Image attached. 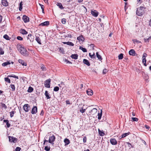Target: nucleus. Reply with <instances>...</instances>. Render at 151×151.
Wrapping results in <instances>:
<instances>
[{
    "label": "nucleus",
    "mask_w": 151,
    "mask_h": 151,
    "mask_svg": "<svg viewBox=\"0 0 151 151\" xmlns=\"http://www.w3.org/2000/svg\"><path fill=\"white\" fill-rule=\"evenodd\" d=\"M4 52L3 50L2 49L0 48V55L4 54Z\"/></svg>",
    "instance_id": "4d7b16f0"
},
{
    "label": "nucleus",
    "mask_w": 151,
    "mask_h": 151,
    "mask_svg": "<svg viewBox=\"0 0 151 151\" xmlns=\"http://www.w3.org/2000/svg\"><path fill=\"white\" fill-rule=\"evenodd\" d=\"M63 43L64 44H67L70 46H73L74 45V44L71 42H63Z\"/></svg>",
    "instance_id": "412c9836"
},
{
    "label": "nucleus",
    "mask_w": 151,
    "mask_h": 151,
    "mask_svg": "<svg viewBox=\"0 0 151 151\" xmlns=\"http://www.w3.org/2000/svg\"><path fill=\"white\" fill-rule=\"evenodd\" d=\"M61 22L62 24H65L66 23V19L65 18L62 19L61 20Z\"/></svg>",
    "instance_id": "09e8293b"
},
{
    "label": "nucleus",
    "mask_w": 151,
    "mask_h": 151,
    "mask_svg": "<svg viewBox=\"0 0 151 151\" xmlns=\"http://www.w3.org/2000/svg\"><path fill=\"white\" fill-rule=\"evenodd\" d=\"M1 106L2 108H4L5 109L7 108V106L4 103H1Z\"/></svg>",
    "instance_id": "c03bdc74"
},
{
    "label": "nucleus",
    "mask_w": 151,
    "mask_h": 151,
    "mask_svg": "<svg viewBox=\"0 0 151 151\" xmlns=\"http://www.w3.org/2000/svg\"><path fill=\"white\" fill-rule=\"evenodd\" d=\"M89 55L90 56V58L91 59H93V58H96V56L95 55V54L94 53H93V55H91V53H89Z\"/></svg>",
    "instance_id": "473e14b6"
},
{
    "label": "nucleus",
    "mask_w": 151,
    "mask_h": 151,
    "mask_svg": "<svg viewBox=\"0 0 151 151\" xmlns=\"http://www.w3.org/2000/svg\"><path fill=\"white\" fill-rule=\"evenodd\" d=\"M77 40L79 41H83L85 40L84 37L82 35L79 36L77 37Z\"/></svg>",
    "instance_id": "aec40b11"
},
{
    "label": "nucleus",
    "mask_w": 151,
    "mask_h": 151,
    "mask_svg": "<svg viewBox=\"0 0 151 151\" xmlns=\"http://www.w3.org/2000/svg\"><path fill=\"white\" fill-rule=\"evenodd\" d=\"M79 49L81 50L83 52H86L87 51V50L85 48L82 47L81 46H80Z\"/></svg>",
    "instance_id": "72a5a7b5"
},
{
    "label": "nucleus",
    "mask_w": 151,
    "mask_h": 151,
    "mask_svg": "<svg viewBox=\"0 0 151 151\" xmlns=\"http://www.w3.org/2000/svg\"><path fill=\"white\" fill-rule=\"evenodd\" d=\"M20 33L22 35H27L28 34V32L23 29H21L20 30Z\"/></svg>",
    "instance_id": "a211bd4d"
},
{
    "label": "nucleus",
    "mask_w": 151,
    "mask_h": 151,
    "mask_svg": "<svg viewBox=\"0 0 151 151\" xmlns=\"http://www.w3.org/2000/svg\"><path fill=\"white\" fill-rule=\"evenodd\" d=\"M33 91V88L31 86H29L27 90V91L29 93H31Z\"/></svg>",
    "instance_id": "c9c22d12"
},
{
    "label": "nucleus",
    "mask_w": 151,
    "mask_h": 151,
    "mask_svg": "<svg viewBox=\"0 0 151 151\" xmlns=\"http://www.w3.org/2000/svg\"><path fill=\"white\" fill-rule=\"evenodd\" d=\"M22 18L24 22L25 23L29 22V17L26 15H24Z\"/></svg>",
    "instance_id": "6e6552de"
},
{
    "label": "nucleus",
    "mask_w": 151,
    "mask_h": 151,
    "mask_svg": "<svg viewBox=\"0 0 151 151\" xmlns=\"http://www.w3.org/2000/svg\"><path fill=\"white\" fill-rule=\"evenodd\" d=\"M132 119L133 121L137 122L138 120V119L136 117H132Z\"/></svg>",
    "instance_id": "3c124183"
},
{
    "label": "nucleus",
    "mask_w": 151,
    "mask_h": 151,
    "mask_svg": "<svg viewBox=\"0 0 151 151\" xmlns=\"http://www.w3.org/2000/svg\"><path fill=\"white\" fill-rule=\"evenodd\" d=\"M59 89V87L58 86H55L53 90L55 91H58Z\"/></svg>",
    "instance_id": "a18cd8bd"
},
{
    "label": "nucleus",
    "mask_w": 151,
    "mask_h": 151,
    "mask_svg": "<svg viewBox=\"0 0 151 151\" xmlns=\"http://www.w3.org/2000/svg\"><path fill=\"white\" fill-rule=\"evenodd\" d=\"M21 150L20 147H17L15 149V151H20Z\"/></svg>",
    "instance_id": "6e6d98bb"
},
{
    "label": "nucleus",
    "mask_w": 151,
    "mask_h": 151,
    "mask_svg": "<svg viewBox=\"0 0 151 151\" xmlns=\"http://www.w3.org/2000/svg\"><path fill=\"white\" fill-rule=\"evenodd\" d=\"M17 39L18 40H23V38L20 36H17Z\"/></svg>",
    "instance_id": "603ef678"
},
{
    "label": "nucleus",
    "mask_w": 151,
    "mask_h": 151,
    "mask_svg": "<svg viewBox=\"0 0 151 151\" xmlns=\"http://www.w3.org/2000/svg\"><path fill=\"white\" fill-rule=\"evenodd\" d=\"M142 63H146V58H142Z\"/></svg>",
    "instance_id": "13d9d810"
},
{
    "label": "nucleus",
    "mask_w": 151,
    "mask_h": 151,
    "mask_svg": "<svg viewBox=\"0 0 151 151\" xmlns=\"http://www.w3.org/2000/svg\"><path fill=\"white\" fill-rule=\"evenodd\" d=\"M18 62L19 63L21 64L23 66H26L27 63L22 59H19L18 60Z\"/></svg>",
    "instance_id": "dca6fc26"
},
{
    "label": "nucleus",
    "mask_w": 151,
    "mask_h": 151,
    "mask_svg": "<svg viewBox=\"0 0 151 151\" xmlns=\"http://www.w3.org/2000/svg\"><path fill=\"white\" fill-rule=\"evenodd\" d=\"M35 40L40 45L41 44V40L39 38V37L36 36Z\"/></svg>",
    "instance_id": "cd10ccee"
},
{
    "label": "nucleus",
    "mask_w": 151,
    "mask_h": 151,
    "mask_svg": "<svg viewBox=\"0 0 151 151\" xmlns=\"http://www.w3.org/2000/svg\"><path fill=\"white\" fill-rule=\"evenodd\" d=\"M108 70L107 69L105 68L104 69L103 71V74H105L108 71Z\"/></svg>",
    "instance_id": "864d4df0"
},
{
    "label": "nucleus",
    "mask_w": 151,
    "mask_h": 151,
    "mask_svg": "<svg viewBox=\"0 0 151 151\" xmlns=\"http://www.w3.org/2000/svg\"><path fill=\"white\" fill-rule=\"evenodd\" d=\"M83 63L87 65L88 66H89L90 65V64L89 61L86 59H84L83 61Z\"/></svg>",
    "instance_id": "6ab92c4d"
},
{
    "label": "nucleus",
    "mask_w": 151,
    "mask_h": 151,
    "mask_svg": "<svg viewBox=\"0 0 151 151\" xmlns=\"http://www.w3.org/2000/svg\"><path fill=\"white\" fill-rule=\"evenodd\" d=\"M49 24V22L48 21H45L44 22L42 23L39 25V26H47Z\"/></svg>",
    "instance_id": "2eb2a0df"
},
{
    "label": "nucleus",
    "mask_w": 151,
    "mask_h": 151,
    "mask_svg": "<svg viewBox=\"0 0 151 151\" xmlns=\"http://www.w3.org/2000/svg\"><path fill=\"white\" fill-rule=\"evenodd\" d=\"M55 137L54 135H52L51 136L49 137V139L48 140H46L45 139L44 140V144H45V142H48L49 143H50L52 144H54L53 142L55 141Z\"/></svg>",
    "instance_id": "7ed1b4c3"
},
{
    "label": "nucleus",
    "mask_w": 151,
    "mask_h": 151,
    "mask_svg": "<svg viewBox=\"0 0 151 151\" xmlns=\"http://www.w3.org/2000/svg\"><path fill=\"white\" fill-rule=\"evenodd\" d=\"M102 115V110H101L100 112H99L98 113V119L99 120H100L101 119Z\"/></svg>",
    "instance_id": "a878e982"
},
{
    "label": "nucleus",
    "mask_w": 151,
    "mask_h": 151,
    "mask_svg": "<svg viewBox=\"0 0 151 151\" xmlns=\"http://www.w3.org/2000/svg\"><path fill=\"white\" fill-rule=\"evenodd\" d=\"M44 113V112L43 110H42L40 113V115H43Z\"/></svg>",
    "instance_id": "774afa93"
},
{
    "label": "nucleus",
    "mask_w": 151,
    "mask_h": 151,
    "mask_svg": "<svg viewBox=\"0 0 151 151\" xmlns=\"http://www.w3.org/2000/svg\"><path fill=\"white\" fill-rule=\"evenodd\" d=\"M39 5L40 6L42 9H44V6L43 5L41 4H39Z\"/></svg>",
    "instance_id": "680f3d73"
},
{
    "label": "nucleus",
    "mask_w": 151,
    "mask_h": 151,
    "mask_svg": "<svg viewBox=\"0 0 151 151\" xmlns=\"http://www.w3.org/2000/svg\"><path fill=\"white\" fill-rule=\"evenodd\" d=\"M87 94L88 95L91 96L93 94V91L91 89H88L86 91Z\"/></svg>",
    "instance_id": "f3484780"
},
{
    "label": "nucleus",
    "mask_w": 151,
    "mask_h": 151,
    "mask_svg": "<svg viewBox=\"0 0 151 151\" xmlns=\"http://www.w3.org/2000/svg\"><path fill=\"white\" fill-rule=\"evenodd\" d=\"M130 134V133L129 132L127 133H124L122 135L121 138H124L129 135Z\"/></svg>",
    "instance_id": "c756f323"
},
{
    "label": "nucleus",
    "mask_w": 151,
    "mask_h": 151,
    "mask_svg": "<svg viewBox=\"0 0 151 151\" xmlns=\"http://www.w3.org/2000/svg\"><path fill=\"white\" fill-rule=\"evenodd\" d=\"M96 57L99 60L101 61L102 60V58L101 56L99 54L98 52H97L96 53Z\"/></svg>",
    "instance_id": "bb28decb"
},
{
    "label": "nucleus",
    "mask_w": 151,
    "mask_h": 151,
    "mask_svg": "<svg viewBox=\"0 0 151 151\" xmlns=\"http://www.w3.org/2000/svg\"><path fill=\"white\" fill-rule=\"evenodd\" d=\"M23 2L22 1L20 2V3L19 4V10L20 11H22V9Z\"/></svg>",
    "instance_id": "7c9ffc66"
},
{
    "label": "nucleus",
    "mask_w": 151,
    "mask_h": 151,
    "mask_svg": "<svg viewBox=\"0 0 151 151\" xmlns=\"http://www.w3.org/2000/svg\"><path fill=\"white\" fill-rule=\"evenodd\" d=\"M151 37L150 36L149 37V38L147 39H144V41L145 42H149V40L151 39Z\"/></svg>",
    "instance_id": "37998d69"
},
{
    "label": "nucleus",
    "mask_w": 151,
    "mask_h": 151,
    "mask_svg": "<svg viewBox=\"0 0 151 151\" xmlns=\"http://www.w3.org/2000/svg\"><path fill=\"white\" fill-rule=\"evenodd\" d=\"M6 127L7 128H9L10 126V124L9 123V122L6 124Z\"/></svg>",
    "instance_id": "052dcab7"
},
{
    "label": "nucleus",
    "mask_w": 151,
    "mask_h": 151,
    "mask_svg": "<svg viewBox=\"0 0 151 151\" xmlns=\"http://www.w3.org/2000/svg\"><path fill=\"white\" fill-rule=\"evenodd\" d=\"M51 79H48L46 80L45 82L44 85L46 87L50 88V83Z\"/></svg>",
    "instance_id": "39448f33"
},
{
    "label": "nucleus",
    "mask_w": 151,
    "mask_h": 151,
    "mask_svg": "<svg viewBox=\"0 0 151 151\" xmlns=\"http://www.w3.org/2000/svg\"><path fill=\"white\" fill-rule=\"evenodd\" d=\"M45 95L47 99H50V98L51 97L50 96V95H49L47 91H45Z\"/></svg>",
    "instance_id": "b1692460"
},
{
    "label": "nucleus",
    "mask_w": 151,
    "mask_h": 151,
    "mask_svg": "<svg viewBox=\"0 0 151 151\" xmlns=\"http://www.w3.org/2000/svg\"><path fill=\"white\" fill-rule=\"evenodd\" d=\"M10 86V87L12 88V91H14L15 90V87L14 85L11 84Z\"/></svg>",
    "instance_id": "ea45409f"
},
{
    "label": "nucleus",
    "mask_w": 151,
    "mask_h": 151,
    "mask_svg": "<svg viewBox=\"0 0 151 151\" xmlns=\"http://www.w3.org/2000/svg\"><path fill=\"white\" fill-rule=\"evenodd\" d=\"M83 107H82L81 108V109H80V112H81L82 113H84L86 111V109H83Z\"/></svg>",
    "instance_id": "de8ad7c7"
},
{
    "label": "nucleus",
    "mask_w": 151,
    "mask_h": 151,
    "mask_svg": "<svg viewBox=\"0 0 151 151\" xmlns=\"http://www.w3.org/2000/svg\"><path fill=\"white\" fill-rule=\"evenodd\" d=\"M123 58V54L122 53H121L118 55V58L119 60H122Z\"/></svg>",
    "instance_id": "58836bf2"
},
{
    "label": "nucleus",
    "mask_w": 151,
    "mask_h": 151,
    "mask_svg": "<svg viewBox=\"0 0 151 151\" xmlns=\"http://www.w3.org/2000/svg\"><path fill=\"white\" fill-rule=\"evenodd\" d=\"M146 8L144 6H140L137 8L136 13L138 16H142L145 13V10Z\"/></svg>",
    "instance_id": "f03ea898"
},
{
    "label": "nucleus",
    "mask_w": 151,
    "mask_h": 151,
    "mask_svg": "<svg viewBox=\"0 0 151 151\" xmlns=\"http://www.w3.org/2000/svg\"><path fill=\"white\" fill-rule=\"evenodd\" d=\"M1 3L4 6H7L9 5V3L6 0H1Z\"/></svg>",
    "instance_id": "ddd939ff"
},
{
    "label": "nucleus",
    "mask_w": 151,
    "mask_h": 151,
    "mask_svg": "<svg viewBox=\"0 0 151 151\" xmlns=\"http://www.w3.org/2000/svg\"><path fill=\"white\" fill-rule=\"evenodd\" d=\"M87 141V137L86 136L84 137L83 139V141L84 143H86V142Z\"/></svg>",
    "instance_id": "5fc2aeb1"
},
{
    "label": "nucleus",
    "mask_w": 151,
    "mask_h": 151,
    "mask_svg": "<svg viewBox=\"0 0 151 151\" xmlns=\"http://www.w3.org/2000/svg\"><path fill=\"white\" fill-rule=\"evenodd\" d=\"M97 111V109L96 108H93L90 111L89 113L92 116H94Z\"/></svg>",
    "instance_id": "9d476101"
},
{
    "label": "nucleus",
    "mask_w": 151,
    "mask_h": 151,
    "mask_svg": "<svg viewBox=\"0 0 151 151\" xmlns=\"http://www.w3.org/2000/svg\"><path fill=\"white\" fill-rule=\"evenodd\" d=\"M91 13L93 16L95 17H97L99 14V12L96 10H91Z\"/></svg>",
    "instance_id": "9b49d317"
},
{
    "label": "nucleus",
    "mask_w": 151,
    "mask_h": 151,
    "mask_svg": "<svg viewBox=\"0 0 151 151\" xmlns=\"http://www.w3.org/2000/svg\"><path fill=\"white\" fill-rule=\"evenodd\" d=\"M23 109L25 112H28L30 109V106L28 104H25L23 106Z\"/></svg>",
    "instance_id": "423d86ee"
},
{
    "label": "nucleus",
    "mask_w": 151,
    "mask_h": 151,
    "mask_svg": "<svg viewBox=\"0 0 151 151\" xmlns=\"http://www.w3.org/2000/svg\"><path fill=\"white\" fill-rule=\"evenodd\" d=\"M27 40H29L30 42H33L34 40V37L32 34H30L27 37Z\"/></svg>",
    "instance_id": "20e7f679"
},
{
    "label": "nucleus",
    "mask_w": 151,
    "mask_h": 151,
    "mask_svg": "<svg viewBox=\"0 0 151 151\" xmlns=\"http://www.w3.org/2000/svg\"><path fill=\"white\" fill-rule=\"evenodd\" d=\"M137 1L138 2L137 3H139L140 4H141L142 2V0H137Z\"/></svg>",
    "instance_id": "338daca9"
},
{
    "label": "nucleus",
    "mask_w": 151,
    "mask_h": 151,
    "mask_svg": "<svg viewBox=\"0 0 151 151\" xmlns=\"http://www.w3.org/2000/svg\"><path fill=\"white\" fill-rule=\"evenodd\" d=\"M40 67L42 71H45L46 70V69L44 65L42 64Z\"/></svg>",
    "instance_id": "e433bc0d"
},
{
    "label": "nucleus",
    "mask_w": 151,
    "mask_h": 151,
    "mask_svg": "<svg viewBox=\"0 0 151 151\" xmlns=\"http://www.w3.org/2000/svg\"><path fill=\"white\" fill-rule=\"evenodd\" d=\"M147 56V54L146 53H144L143 55V56L142 58H145Z\"/></svg>",
    "instance_id": "bf43d9fd"
},
{
    "label": "nucleus",
    "mask_w": 151,
    "mask_h": 151,
    "mask_svg": "<svg viewBox=\"0 0 151 151\" xmlns=\"http://www.w3.org/2000/svg\"><path fill=\"white\" fill-rule=\"evenodd\" d=\"M66 104H70V102L69 101V100H66Z\"/></svg>",
    "instance_id": "0e129e2a"
},
{
    "label": "nucleus",
    "mask_w": 151,
    "mask_h": 151,
    "mask_svg": "<svg viewBox=\"0 0 151 151\" xmlns=\"http://www.w3.org/2000/svg\"><path fill=\"white\" fill-rule=\"evenodd\" d=\"M78 55L77 54H72L71 56L70 57L71 58L73 59H78Z\"/></svg>",
    "instance_id": "5701e85b"
},
{
    "label": "nucleus",
    "mask_w": 151,
    "mask_h": 151,
    "mask_svg": "<svg viewBox=\"0 0 151 151\" xmlns=\"http://www.w3.org/2000/svg\"><path fill=\"white\" fill-rule=\"evenodd\" d=\"M128 145V146L130 148H133V146L129 142H127Z\"/></svg>",
    "instance_id": "49530a36"
},
{
    "label": "nucleus",
    "mask_w": 151,
    "mask_h": 151,
    "mask_svg": "<svg viewBox=\"0 0 151 151\" xmlns=\"http://www.w3.org/2000/svg\"><path fill=\"white\" fill-rule=\"evenodd\" d=\"M56 4L60 9H62L64 8L62 4L60 3L57 2Z\"/></svg>",
    "instance_id": "c85d7f7f"
},
{
    "label": "nucleus",
    "mask_w": 151,
    "mask_h": 151,
    "mask_svg": "<svg viewBox=\"0 0 151 151\" xmlns=\"http://www.w3.org/2000/svg\"><path fill=\"white\" fill-rule=\"evenodd\" d=\"M98 132L99 134L101 136H103L105 135V133L103 131H101L99 129H98Z\"/></svg>",
    "instance_id": "393cba45"
},
{
    "label": "nucleus",
    "mask_w": 151,
    "mask_h": 151,
    "mask_svg": "<svg viewBox=\"0 0 151 151\" xmlns=\"http://www.w3.org/2000/svg\"><path fill=\"white\" fill-rule=\"evenodd\" d=\"M145 127L147 129H149L150 128V127L149 126L147 125H145Z\"/></svg>",
    "instance_id": "e2e57ef3"
},
{
    "label": "nucleus",
    "mask_w": 151,
    "mask_h": 151,
    "mask_svg": "<svg viewBox=\"0 0 151 151\" xmlns=\"http://www.w3.org/2000/svg\"><path fill=\"white\" fill-rule=\"evenodd\" d=\"M45 150L46 151H50V147H48L47 146H45Z\"/></svg>",
    "instance_id": "8fccbe9b"
},
{
    "label": "nucleus",
    "mask_w": 151,
    "mask_h": 151,
    "mask_svg": "<svg viewBox=\"0 0 151 151\" xmlns=\"http://www.w3.org/2000/svg\"><path fill=\"white\" fill-rule=\"evenodd\" d=\"M110 142L112 145H116L117 144L116 140L114 138H111L110 140Z\"/></svg>",
    "instance_id": "1a4fd4ad"
},
{
    "label": "nucleus",
    "mask_w": 151,
    "mask_h": 151,
    "mask_svg": "<svg viewBox=\"0 0 151 151\" xmlns=\"http://www.w3.org/2000/svg\"><path fill=\"white\" fill-rule=\"evenodd\" d=\"M17 47L18 50L22 55L26 57L29 55V52L24 48V47H22L20 44H18L17 45Z\"/></svg>",
    "instance_id": "f257e3e1"
},
{
    "label": "nucleus",
    "mask_w": 151,
    "mask_h": 151,
    "mask_svg": "<svg viewBox=\"0 0 151 151\" xmlns=\"http://www.w3.org/2000/svg\"><path fill=\"white\" fill-rule=\"evenodd\" d=\"M37 112V107L36 106H34L32 109L31 113L32 114H36Z\"/></svg>",
    "instance_id": "f8f14e48"
},
{
    "label": "nucleus",
    "mask_w": 151,
    "mask_h": 151,
    "mask_svg": "<svg viewBox=\"0 0 151 151\" xmlns=\"http://www.w3.org/2000/svg\"><path fill=\"white\" fill-rule=\"evenodd\" d=\"M61 86H63V87H64V86H65V84L64 83V82H61Z\"/></svg>",
    "instance_id": "69168bd1"
},
{
    "label": "nucleus",
    "mask_w": 151,
    "mask_h": 151,
    "mask_svg": "<svg viewBox=\"0 0 151 151\" xmlns=\"http://www.w3.org/2000/svg\"><path fill=\"white\" fill-rule=\"evenodd\" d=\"M9 141L10 142H15L17 141V139L13 137L9 136Z\"/></svg>",
    "instance_id": "0eeeda50"
},
{
    "label": "nucleus",
    "mask_w": 151,
    "mask_h": 151,
    "mask_svg": "<svg viewBox=\"0 0 151 151\" xmlns=\"http://www.w3.org/2000/svg\"><path fill=\"white\" fill-rule=\"evenodd\" d=\"M65 146L68 145L70 143V141L67 138H65L64 140Z\"/></svg>",
    "instance_id": "4be33fe9"
},
{
    "label": "nucleus",
    "mask_w": 151,
    "mask_h": 151,
    "mask_svg": "<svg viewBox=\"0 0 151 151\" xmlns=\"http://www.w3.org/2000/svg\"><path fill=\"white\" fill-rule=\"evenodd\" d=\"M129 54L132 56H135L136 54L134 50L131 49L129 51Z\"/></svg>",
    "instance_id": "4468645a"
},
{
    "label": "nucleus",
    "mask_w": 151,
    "mask_h": 151,
    "mask_svg": "<svg viewBox=\"0 0 151 151\" xmlns=\"http://www.w3.org/2000/svg\"><path fill=\"white\" fill-rule=\"evenodd\" d=\"M9 77L5 78L4 80L5 81L8 83H11V81L10 79L9 78Z\"/></svg>",
    "instance_id": "a19ab883"
},
{
    "label": "nucleus",
    "mask_w": 151,
    "mask_h": 151,
    "mask_svg": "<svg viewBox=\"0 0 151 151\" xmlns=\"http://www.w3.org/2000/svg\"><path fill=\"white\" fill-rule=\"evenodd\" d=\"M15 111H12L9 112L10 115L11 117H12L14 116V114L15 113Z\"/></svg>",
    "instance_id": "79ce46f5"
},
{
    "label": "nucleus",
    "mask_w": 151,
    "mask_h": 151,
    "mask_svg": "<svg viewBox=\"0 0 151 151\" xmlns=\"http://www.w3.org/2000/svg\"><path fill=\"white\" fill-rule=\"evenodd\" d=\"M3 37L7 40H9L11 39V38L9 37V36L6 34Z\"/></svg>",
    "instance_id": "f704fd0d"
},
{
    "label": "nucleus",
    "mask_w": 151,
    "mask_h": 151,
    "mask_svg": "<svg viewBox=\"0 0 151 151\" xmlns=\"http://www.w3.org/2000/svg\"><path fill=\"white\" fill-rule=\"evenodd\" d=\"M8 77H12L14 78H15L17 79H19L18 77L17 76H16L12 74L11 75H8L7 76Z\"/></svg>",
    "instance_id": "4c0bfd02"
},
{
    "label": "nucleus",
    "mask_w": 151,
    "mask_h": 151,
    "mask_svg": "<svg viewBox=\"0 0 151 151\" xmlns=\"http://www.w3.org/2000/svg\"><path fill=\"white\" fill-rule=\"evenodd\" d=\"M11 63H10L9 62H5L4 63H3L2 65L3 66H6L7 65H9Z\"/></svg>",
    "instance_id": "2f4dec72"
}]
</instances>
